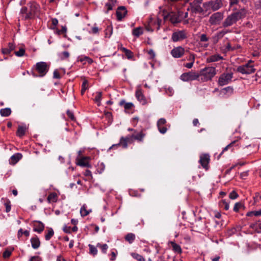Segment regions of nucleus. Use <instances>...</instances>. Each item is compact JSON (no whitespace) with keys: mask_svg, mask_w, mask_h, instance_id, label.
Instances as JSON below:
<instances>
[{"mask_svg":"<svg viewBox=\"0 0 261 261\" xmlns=\"http://www.w3.org/2000/svg\"><path fill=\"white\" fill-rule=\"evenodd\" d=\"M40 13V6L36 2L32 1L28 4V7H22L20 14L24 20L32 19L38 17Z\"/></svg>","mask_w":261,"mask_h":261,"instance_id":"f257e3e1","label":"nucleus"},{"mask_svg":"<svg viewBox=\"0 0 261 261\" xmlns=\"http://www.w3.org/2000/svg\"><path fill=\"white\" fill-rule=\"evenodd\" d=\"M246 15V12L244 10H241L229 15L224 20L222 25L224 28L229 27L235 24L238 21Z\"/></svg>","mask_w":261,"mask_h":261,"instance_id":"f03ea898","label":"nucleus"},{"mask_svg":"<svg viewBox=\"0 0 261 261\" xmlns=\"http://www.w3.org/2000/svg\"><path fill=\"white\" fill-rule=\"evenodd\" d=\"M205 4L206 2L203 3V0H194L190 3L188 10L193 13L203 14L207 12Z\"/></svg>","mask_w":261,"mask_h":261,"instance_id":"7ed1b4c3","label":"nucleus"},{"mask_svg":"<svg viewBox=\"0 0 261 261\" xmlns=\"http://www.w3.org/2000/svg\"><path fill=\"white\" fill-rule=\"evenodd\" d=\"M198 81L204 82L211 80L216 74V68L213 67H206L201 69L199 73Z\"/></svg>","mask_w":261,"mask_h":261,"instance_id":"20e7f679","label":"nucleus"},{"mask_svg":"<svg viewBox=\"0 0 261 261\" xmlns=\"http://www.w3.org/2000/svg\"><path fill=\"white\" fill-rule=\"evenodd\" d=\"M180 12L175 13L174 12H171L168 13L166 10H163V18L164 20H167L169 19V21L173 24L179 23L181 20L180 18Z\"/></svg>","mask_w":261,"mask_h":261,"instance_id":"39448f33","label":"nucleus"},{"mask_svg":"<svg viewBox=\"0 0 261 261\" xmlns=\"http://www.w3.org/2000/svg\"><path fill=\"white\" fill-rule=\"evenodd\" d=\"M253 62L251 60H249L246 64L238 66L237 71L243 74H250L254 73L255 69L253 65Z\"/></svg>","mask_w":261,"mask_h":261,"instance_id":"423d86ee","label":"nucleus"},{"mask_svg":"<svg viewBox=\"0 0 261 261\" xmlns=\"http://www.w3.org/2000/svg\"><path fill=\"white\" fill-rule=\"evenodd\" d=\"M49 65L45 62H40L36 64L35 69L39 73V76H44L48 72Z\"/></svg>","mask_w":261,"mask_h":261,"instance_id":"0eeeda50","label":"nucleus"},{"mask_svg":"<svg viewBox=\"0 0 261 261\" xmlns=\"http://www.w3.org/2000/svg\"><path fill=\"white\" fill-rule=\"evenodd\" d=\"M199 78V74L196 72L190 71L182 73L180 77L181 80L184 82L198 80Z\"/></svg>","mask_w":261,"mask_h":261,"instance_id":"6e6552de","label":"nucleus"},{"mask_svg":"<svg viewBox=\"0 0 261 261\" xmlns=\"http://www.w3.org/2000/svg\"><path fill=\"white\" fill-rule=\"evenodd\" d=\"M223 6L221 0L211 1L206 2L205 7L207 8V11L213 10L214 11L219 10Z\"/></svg>","mask_w":261,"mask_h":261,"instance_id":"1a4fd4ad","label":"nucleus"},{"mask_svg":"<svg viewBox=\"0 0 261 261\" xmlns=\"http://www.w3.org/2000/svg\"><path fill=\"white\" fill-rule=\"evenodd\" d=\"M232 77V73H224L220 76L218 81V84L220 86L227 85L231 81Z\"/></svg>","mask_w":261,"mask_h":261,"instance_id":"9d476101","label":"nucleus"},{"mask_svg":"<svg viewBox=\"0 0 261 261\" xmlns=\"http://www.w3.org/2000/svg\"><path fill=\"white\" fill-rule=\"evenodd\" d=\"M187 37L185 30H181L173 33L172 40L173 42H177L186 39Z\"/></svg>","mask_w":261,"mask_h":261,"instance_id":"9b49d317","label":"nucleus"},{"mask_svg":"<svg viewBox=\"0 0 261 261\" xmlns=\"http://www.w3.org/2000/svg\"><path fill=\"white\" fill-rule=\"evenodd\" d=\"M210 161V156L207 153L202 154L200 156L199 163L201 164L202 167L205 170L208 169V164Z\"/></svg>","mask_w":261,"mask_h":261,"instance_id":"f8f14e48","label":"nucleus"},{"mask_svg":"<svg viewBox=\"0 0 261 261\" xmlns=\"http://www.w3.org/2000/svg\"><path fill=\"white\" fill-rule=\"evenodd\" d=\"M223 19V14L221 12H216L214 13L210 17L209 22L212 24H218Z\"/></svg>","mask_w":261,"mask_h":261,"instance_id":"ddd939ff","label":"nucleus"},{"mask_svg":"<svg viewBox=\"0 0 261 261\" xmlns=\"http://www.w3.org/2000/svg\"><path fill=\"white\" fill-rule=\"evenodd\" d=\"M31 225L33 228V231L38 233H41L44 229V224L40 221H32Z\"/></svg>","mask_w":261,"mask_h":261,"instance_id":"4468645a","label":"nucleus"},{"mask_svg":"<svg viewBox=\"0 0 261 261\" xmlns=\"http://www.w3.org/2000/svg\"><path fill=\"white\" fill-rule=\"evenodd\" d=\"M185 50L181 46L174 47L171 50V54L175 58H179L181 57L185 54Z\"/></svg>","mask_w":261,"mask_h":261,"instance_id":"2eb2a0df","label":"nucleus"},{"mask_svg":"<svg viewBox=\"0 0 261 261\" xmlns=\"http://www.w3.org/2000/svg\"><path fill=\"white\" fill-rule=\"evenodd\" d=\"M127 13L126 8L124 6L119 7L116 11L117 19L118 21H121Z\"/></svg>","mask_w":261,"mask_h":261,"instance_id":"dca6fc26","label":"nucleus"},{"mask_svg":"<svg viewBox=\"0 0 261 261\" xmlns=\"http://www.w3.org/2000/svg\"><path fill=\"white\" fill-rule=\"evenodd\" d=\"M89 157H82L81 158H77L76 159V164L82 167L91 168V166L88 162Z\"/></svg>","mask_w":261,"mask_h":261,"instance_id":"f3484780","label":"nucleus"},{"mask_svg":"<svg viewBox=\"0 0 261 261\" xmlns=\"http://www.w3.org/2000/svg\"><path fill=\"white\" fill-rule=\"evenodd\" d=\"M129 136L132 138V142H133L134 140H136L139 142H142L144 137L146 136V134L143 130H141L139 133L129 135Z\"/></svg>","mask_w":261,"mask_h":261,"instance_id":"a211bd4d","label":"nucleus"},{"mask_svg":"<svg viewBox=\"0 0 261 261\" xmlns=\"http://www.w3.org/2000/svg\"><path fill=\"white\" fill-rule=\"evenodd\" d=\"M136 96L142 105H146L148 101L146 97L143 94L142 90L141 89H138L136 92Z\"/></svg>","mask_w":261,"mask_h":261,"instance_id":"6ab92c4d","label":"nucleus"},{"mask_svg":"<svg viewBox=\"0 0 261 261\" xmlns=\"http://www.w3.org/2000/svg\"><path fill=\"white\" fill-rule=\"evenodd\" d=\"M132 143V138L130 137L129 135H128L125 137H121L120 139L119 144L123 148H127L128 147V143Z\"/></svg>","mask_w":261,"mask_h":261,"instance_id":"aec40b11","label":"nucleus"},{"mask_svg":"<svg viewBox=\"0 0 261 261\" xmlns=\"http://www.w3.org/2000/svg\"><path fill=\"white\" fill-rule=\"evenodd\" d=\"M30 242L31 243L32 247L34 249H37L40 247L41 242L38 237L36 235H35L34 237L31 238L30 239Z\"/></svg>","mask_w":261,"mask_h":261,"instance_id":"412c9836","label":"nucleus"},{"mask_svg":"<svg viewBox=\"0 0 261 261\" xmlns=\"http://www.w3.org/2000/svg\"><path fill=\"white\" fill-rule=\"evenodd\" d=\"M117 0H108L106 3L105 8H106L105 13H108L109 11L113 10V7L115 6Z\"/></svg>","mask_w":261,"mask_h":261,"instance_id":"4be33fe9","label":"nucleus"},{"mask_svg":"<svg viewBox=\"0 0 261 261\" xmlns=\"http://www.w3.org/2000/svg\"><path fill=\"white\" fill-rule=\"evenodd\" d=\"M237 143V141H233L232 142H231L230 144L227 145L226 147H225L222 152L220 153V154L218 156V159H219L220 157L222 155V154L226 151L231 149V150L232 151L234 150L233 146L236 145H238V144H236Z\"/></svg>","mask_w":261,"mask_h":261,"instance_id":"5701e85b","label":"nucleus"},{"mask_svg":"<svg viewBox=\"0 0 261 261\" xmlns=\"http://www.w3.org/2000/svg\"><path fill=\"white\" fill-rule=\"evenodd\" d=\"M22 158V155L21 153H15L10 158V162L11 164L14 165L17 163Z\"/></svg>","mask_w":261,"mask_h":261,"instance_id":"b1692460","label":"nucleus"},{"mask_svg":"<svg viewBox=\"0 0 261 261\" xmlns=\"http://www.w3.org/2000/svg\"><path fill=\"white\" fill-rule=\"evenodd\" d=\"M119 105L123 106L125 111H128L134 107V104L132 102H126L124 99H122L120 101Z\"/></svg>","mask_w":261,"mask_h":261,"instance_id":"393cba45","label":"nucleus"},{"mask_svg":"<svg viewBox=\"0 0 261 261\" xmlns=\"http://www.w3.org/2000/svg\"><path fill=\"white\" fill-rule=\"evenodd\" d=\"M15 46L13 43H9L8 47L3 48L2 51L4 55L9 54L15 49Z\"/></svg>","mask_w":261,"mask_h":261,"instance_id":"a878e982","label":"nucleus"},{"mask_svg":"<svg viewBox=\"0 0 261 261\" xmlns=\"http://www.w3.org/2000/svg\"><path fill=\"white\" fill-rule=\"evenodd\" d=\"M48 203L56 202L58 200V195L56 193L53 192L50 193L47 198Z\"/></svg>","mask_w":261,"mask_h":261,"instance_id":"bb28decb","label":"nucleus"},{"mask_svg":"<svg viewBox=\"0 0 261 261\" xmlns=\"http://www.w3.org/2000/svg\"><path fill=\"white\" fill-rule=\"evenodd\" d=\"M171 246L172 248V250L178 254H180L182 252V249L180 246L174 242H170Z\"/></svg>","mask_w":261,"mask_h":261,"instance_id":"cd10ccee","label":"nucleus"},{"mask_svg":"<svg viewBox=\"0 0 261 261\" xmlns=\"http://www.w3.org/2000/svg\"><path fill=\"white\" fill-rule=\"evenodd\" d=\"M223 59V57L219 55L216 54L212 55L207 58V62H214L221 60Z\"/></svg>","mask_w":261,"mask_h":261,"instance_id":"c85d7f7f","label":"nucleus"},{"mask_svg":"<svg viewBox=\"0 0 261 261\" xmlns=\"http://www.w3.org/2000/svg\"><path fill=\"white\" fill-rule=\"evenodd\" d=\"M11 114V110L10 108H6L2 109L0 110V114L3 117H8Z\"/></svg>","mask_w":261,"mask_h":261,"instance_id":"c756f323","label":"nucleus"},{"mask_svg":"<svg viewBox=\"0 0 261 261\" xmlns=\"http://www.w3.org/2000/svg\"><path fill=\"white\" fill-rule=\"evenodd\" d=\"M135 234L133 233H128L125 237V241L128 242L129 244L133 243L135 240Z\"/></svg>","mask_w":261,"mask_h":261,"instance_id":"7c9ffc66","label":"nucleus"},{"mask_svg":"<svg viewBox=\"0 0 261 261\" xmlns=\"http://www.w3.org/2000/svg\"><path fill=\"white\" fill-rule=\"evenodd\" d=\"M26 127L22 126H19L17 130V135L19 137H22L25 135Z\"/></svg>","mask_w":261,"mask_h":261,"instance_id":"2f4dec72","label":"nucleus"},{"mask_svg":"<svg viewBox=\"0 0 261 261\" xmlns=\"http://www.w3.org/2000/svg\"><path fill=\"white\" fill-rule=\"evenodd\" d=\"M121 50H122L125 54V55L127 57V58L128 59H130L133 57L134 54L131 50L125 47H121Z\"/></svg>","mask_w":261,"mask_h":261,"instance_id":"473e14b6","label":"nucleus"},{"mask_svg":"<svg viewBox=\"0 0 261 261\" xmlns=\"http://www.w3.org/2000/svg\"><path fill=\"white\" fill-rule=\"evenodd\" d=\"M143 33L142 28L141 27H138L133 30L132 34L134 36L138 37L142 35Z\"/></svg>","mask_w":261,"mask_h":261,"instance_id":"72a5a7b5","label":"nucleus"},{"mask_svg":"<svg viewBox=\"0 0 261 261\" xmlns=\"http://www.w3.org/2000/svg\"><path fill=\"white\" fill-rule=\"evenodd\" d=\"M2 200H4V205L6 206V212L9 213L11 211V202L8 199H4L3 198Z\"/></svg>","mask_w":261,"mask_h":261,"instance_id":"f704fd0d","label":"nucleus"},{"mask_svg":"<svg viewBox=\"0 0 261 261\" xmlns=\"http://www.w3.org/2000/svg\"><path fill=\"white\" fill-rule=\"evenodd\" d=\"M54 231L53 229L51 228H49L46 234L45 235V239L46 241L49 240L51 238L54 236Z\"/></svg>","mask_w":261,"mask_h":261,"instance_id":"c9c22d12","label":"nucleus"},{"mask_svg":"<svg viewBox=\"0 0 261 261\" xmlns=\"http://www.w3.org/2000/svg\"><path fill=\"white\" fill-rule=\"evenodd\" d=\"M22 234L25 235L26 237H29L30 236V232L27 230L23 231L22 228H20L17 233L18 238H20Z\"/></svg>","mask_w":261,"mask_h":261,"instance_id":"e433bc0d","label":"nucleus"},{"mask_svg":"<svg viewBox=\"0 0 261 261\" xmlns=\"http://www.w3.org/2000/svg\"><path fill=\"white\" fill-rule=\"evenodd\" d=\"M131 256L137 260L138 261H145V258L142 255H141L137 253H135V252L132 253Z\"/></svg>","mask_w":261,"mask_h":261,"instance_id":"4c0bfd02","label":"nucleus"},{"mask_svg":"<svg viewBox=\"0 0 261 261\" xmlns=\"http://www.w3.org/2000/svg\"><path fill=\"white\" fill-rule=\"evenodd\" d=\"M86 206L84 204L81 208L80 213L82 217H85V216H87L91 212V211H87L86 210Z\"/></svg>","mask_w":261,"mask_h":261,"instance_id":"58836bf2","label":"nucleus"},{"mask_svg":"<svg viewBox=\"0 0 261 261\" xmlns=\"http://www.w3.org/2000/svg\"><path fill=\"white\" fill-rule=\"evenodd\" d=\"M59 56L61 60H63L68 59L70 56V54L67 51H64L59 54Z\"/></svg>","mask_w":261,"mask_h":261,"instance_id":"ea45409f","label":"nucleus"},{"mask_svg":"<svg viewBox=\"0 0 261 261\" xmlns=\"http://www.w3.org/2000/svg\"><path fill=\"white\" fill-rule=\"evenodd\" d=\"M88 81L84 80L82 85L81 94L83 95L85 91L88 88Z\"/></svg>","mask_w":261,"mask_h":261,"instance_id":"a19ab883","label":"nucleus"},{"mask_svg":"<svg viewBox=\"0 0 261 261\" xmlns=\"http://www.w3.org/2000/svg\"><path fill=\"white\" fill-rule=\"evenodd\" d=\"M246 215L248 217H251L252 216H261V210L257 211L249 212L247 213Z\"/></svg>","mask_w":261,"mask_h":261,"instance_id":"79ce46f5","label":"nucleus"},{"mask_svg":"<svg viewBox=\"0 0 261 261\" xmlns=\"http://www.w3.org/2000/svg\"><path fill=\"white\" fill-rule=\"evenodd\" d=\"M241 208H244V205L241 202H237L233 207V211L235 212H238Z\"/></svg>","mask_w":261,"mask_h":261,"instance_id":"37998d69","label":"nucleus"},{"mask_svg":"<svg viewBox=\"0 0 261 261\" xmlns=\"http://www.w3.org/2000/svg\"><path fill=\"white\" fill-rule=\"evenodd\" d=\"M105 37L110 38L111 35L112 34V28L110 27H107V28L106 29L105 31Z\"/></svg>","mask_w":261,"mask_h":261,"instance_id":"c03bdc74","label":"nucleus"},{"mask_svg":"<svg viewBox=\"0 0 261 261\" xmlns=\"http://www.w3.org/2000/svg\"><path fill=\"white\" fill-rule=\"evenodd\" d=\"M96 95L95 97L94 100L97 103H100L102 97V92L98 91L96 93Z\"/></svg>","mask_w":261,"mask_h":261,"instance_id":"a18cd8bd","label":"nucleus"},{"mask_svg":"<svg viewBox=\"0 0 261 261\" xmlns=\"http://www.w3.org/2000/svg\"><path fill=\"white\" fill-rule=\"evenodd\" d=\"M97 247H99L101 248L102 252L103 253H106L107 252V250L108 248V246L106 244L101 245L99 243H98L97 244Z\"/></svg>","mask_w":261,"mask_h":261,"instance_id":"49530a36","label":"nucleus"},{"mask_svg":"<svg viewBox=\"0 0 261 261\" xmlns=\"http://www.w3.org/2000/svg\"><path fill=\"white\" fill-rule=\"evenodd\" d=\"M88 246L90 248V253L93 255H96L97 253V250L96 247L91 244H89Z\"/></svg>","mask_w":261,"mask_h":261,"instance_id":"de8ad7c7","label":"nucleus"},{"mask_svg":"<svg viewBox=\"0 0 261 261\" xmlns=\"http://www.w3.org/2000/svg\"><path fill=\"white\" fill-rule=\"evenodd\" d=\"M25 49L23 48H20L18 51H15L14 54L17 57H22L24 55Z\"/></svg>","mask_w":261,"mask_h":261,"instance_id":"09e8293b","label":"nucleus"},{"mask_svg":"<svg viewBox=\"0 0 261 261\" xmlns=\"http://www.w3.org/2000/svg\"><path fill=\"white\" fill-rule=\"evenodd\" d=\"M254 8L259 11V13L261 12V0H257L254 3Z\"/></svg>","mask_w":261,"mask_h":261,"instance_id":"8fccbe9b","label":"nucleus"},{"mask_svg":"<svg viewBox=\"0 0 261 261\" xmlns=\"http://www.w3.org/2000/svg\"><path fill=\"white\" fill-rule=\"evenodd\" d=\"M239 196L238 194H237V193L234 191H231L230 193H229V197L231 199H236Z\"/></svg>","mask_w":261,"mask_h":261,"instance_id":"3c124183","label":"nucleus"},{"mask_svg":"<svg viewBox=\"0 0 261 261\" xmlns=\"http://www.w3.org/2000/svg\"><path fill=\"white\" fill-rule=\"evenodd\" d=\"M158 128L159 131L162 134H164L166 133L167 130V128L164 125L163 126H158Z\"/></svg>","mask_w":261,"mask_h":261,"instance_id":"603ef678","label":"nucleus"},{"mask_svg":"<svg viewBox=\"0 0 261 261\" xmlns=\"http://www.w3.org/2000/svg\"><path fill=\"white\" fill-rule=\"evenodd\" d=\"M67 115L68 117L72 121L75 120V117L74 116V114L72 112L70 111L69 110H68L66 112Z\"/></svg>","mask_w":261,"mask_h":261,"instance_id":"864d4df0","label":"nucleus"},{"mask_svg":"<svg viewBox=\"0 0 261 261\" xmlns=\"http://www.w3.org/2000/svg\"><path fill=\"white\" fill-rule=\"evenodd\" d=\"M12 254V252L9 250H6L3 254V256L5 258L9 257Z\"/></svg>","mask_w":261,"mask_h":261,"instance_id":"5fc2aeb1","label":"nucleus"},{"mask_svg":"<svg viewBox=\"0 0 261 261\" xmlns=\"http://www.w3.org/2000/svg\"><path fill=\"white\" fill-rule=\"evenodd\" d=\"M223 90L225 91L226 93H228L230 94H231L233 93V89L232 87L228 86L226 88H224L223 89Z\"/></svg>","mask_w":261,"mask_h":261,"instance_id":"6e6d98bb","label":"nucleus"},{"mask_svg":"<svg viewBox=\"0 0 261 261\" xmlns=\"http://www.w3.org/2000/svg\"><path fill=\"white\" fill-rule=\"evenodd\" d=\"M200 40L201 42H206L208 40V38L205 34H201L200 37Z\"/></svg>","mask_w":261,"mask_h":261,"instance_id":"4d7b16f0","label":"nucleus"},{"mask_svg":"<svg viewBox=\"0 0 261 261\" xmlns=\"http://www.w3.org/2000/svg\"><path fill=\"white\" fill-rule=\"evenodd\" d=\"M166 123V120L164 118L160 119L157 122V126H163Z\"/></svg>","mask_w":261,"mask_h":261,"instance_id":"13d9d810","label":"nucleus"},{"mask_svg":"<svg viewBox=\"0 0 261 261\" xmlns=\"http://www.w3.org/2000/svg\"><path fill=\"white\" fill-rule=\"evenodd\" d=\"M148 54L149 55L150 59H153L155 56L154 51L152 49H150L148 51Z\"/></svg>","mask_w":261,"mask_h":261,"instance_id":"bf43d9fd","label":"nucleus"},{"mask_svg":"<svg viewBox=\"0 0 261 261\" xmlns=\"http://www.w3.org/2000/svg\"><path fill=\"white\" fill-rule=\"evenodd\" d=\"M53 77L54 79H58L61 78L60 74L57 70H56L54 71Z\"/></svg>","mask_w":261,"mask_h":261,"instance_id":"052dcab7","label":"nucleus"},{"mask_svg":"<svg viewBox=\"0 0 261 261\" xmlns=\"http://www.w3.org/2000/svg\"><path fill=\"white\" fill-rule=\"evenodd\" d=\"M222 203L224 209L226 211L228 210L229 208V204L225 200H222Z\"/></svg>","mask_w":261,"mask_h":261,"instance_id":"680f3d73","label":"nucleus"},{"mask_svg":"<svg viewBox=\"0 0 261 261\" xmlns=\"http://www.w3.org/2000/svg\"><path fill=\"white\" fill-rule=\"evenodd\" d=\"M67 31V28L65 26H63L61 30H58L57 33L58 34L65 33Z\"/></svg>","mask_w":261,"mask_h":261,"instance_id":"e2e57ef3","label":"nucleus"},{"mask_svg":"<svg viewBox=\"0 0 261 261\" xmlns=\"http://www.w3.org/2000/svg\"><path fill=\"white\" fill-rule=\"evenodd\" d=\"M248 175V171H244L240 174V177L242 179H245Z\"/></svg>","mask_w":261,"mask_h":261,"instance_id":"0e129e2a","label":"nucleus"},{"mask_svg":"<svg viewBox=\"0 0 261 261\" xmlns=\"http://www.w3.org/2000/svg\"><path fill=\"white\" fill-rule=\"evenodd\" d=\"M105 168V166L103 163H101L100 164H98V169H100L99 172L100 173L103 171Z\"/></svg>","mask_w":261,"mask_h":261,"instance_id":"69168bd1","label":"nucleus"},{"mask_svg":"<svg viewBox=\"0 0 261 261\" xmlns=\"http://www.w3.org/2000/svg\"><path fill=\"white\" fill-rule=\"evenodd\" d=\"M82 61H86L89 64H92L93 63V60L91 58H90L88 57H85L84 58V59L81 60Z\"/></svg>","mask_w":261,"mask_h":261,"instance_id":"338daca9","label":"nucleus"},{"mask_svg":"<svg viewBox=\"0 0 261 261\" xmlns=\"http://www.w3.org/2000/svg\"><path fill=\"white\" fill-rule=\"evenodd\" d=\"M30 261H40V258L39 256H34L30 258Z\"/></svg>","mask_w":261,"mask_h":261,"instance_id":"774afa93","label":"nucleus"}]
</instances>
